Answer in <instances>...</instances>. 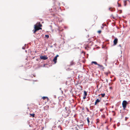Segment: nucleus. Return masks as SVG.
Wrapping results in <instances>:
<instances>
[{
    "label": "nucleus",
    "instance_id": "nucleus-1",
    "mask_svg": "<svg viewBox=\"0 0 130 130\" xmlns=\"http://www.w3.org/2000/svg\"><path fill=\"white\" fill-rule=\"evenodd\" d=\"M42 25L40 24V23H37L36 25H34L35 30H33L34 33H35V32L37 30H39L40 29H39L38 27H40L42 26Z\"/></svg>",
    "mask_w": 130,
    "mask_h": 130
},
{
    "label": "nucleus",
    "instance_id": "nucleus-2",
    "mask_svg": "<svg viewBox=\"0 0 130 130\" xmlns=\"http://www.w3.org/2000/svg\"><path fill=\"white\" fill-rule=\"evenodd\" d=\"M127 102L126 101L124 100L123 101L122 105L124 109H125L126 108L127 104Z\"/></svg>",
    "mask_w": 130,
    "mask_h": 130
},
{
    "label": "nucleus",
    "instance_id": "nucleus-3",
    "mask_svg": "<svg viewBox=\"0 0 130 130\" xmlns=\"http://www.w3.org/2000/svg\"><path fill=\"white\" fill-rule=\"evenodd\" d=\"M70 111L69 110L67 112L65 111L64 112L65 116V117L69 116Z\"/></svg>",
    "mask_w": 130,
    "mask_h": 130
},
{
    "label": "nucleus",
    "instance_id": "nucleus-4",
    "mask_svg": "<svg viewBox=\"0 0 130 130\" xmlns=\"http://www.w3.org/2000/svg\"><path fill=\"white\" fill-rule=\"evenodd\" d=\"M40 58L41 59H43L44 60H46L47 59V57L46 56H40Z\"/></svg>",
    "mask_w": 130,
    "mask_h": 130
},
{
    "label": "nucleus",
    "instance_id": "nucleus-5",
    "mask_svg": "<svg viewBox=\"0 0 130 130\" xmlns=\"http://www.w3.org/2000/svg\"><path fill=\"white\" fill-rule=\"evenodd\" d=\"M118 39L116 38L115 39L114 41H113V43H114V45H116L117 43L118 42Z\"/></svg>",
    "mask_w": 130,
    "mask_h": 130
},
{
    "label": "nucleus",
    "instance_id": "nucleus-6",
    "mask_svg": "<svg viewBox=\"0 0 130 130\" xmlns=\"http://www.w3.org/2000/svg\"><path fill=\"white\" fill-rule=\"evenodd\" d=\"M57 58L56 57H55L53 60V61L55 63H56L57 62Z\"/></svg>",
    "mask_w": 130,
    "mask_h": 130
},
{
    "label": "nucleus",
    "instance_id": "nucleus-7",
    "mask_svg": "<svg viewBox=\"0 0 130 130\" xmlns=\"http://www.w3.org/2000/svg\"><path fill=\"white\" fill-rule=\"evenodd\" d=\"M100 101L98 99H96L95 103V105L97 103H98L100 102Z\"/></svg>",
    "mask_w": 130,
    "mask_h": 130
},
{
    "label": "nucleus",
    "instance_id": "nucleus-8",
    "mask_svg": "<svg viewBox=\"0 0 130 130\" xmlns=\"http://www.w3.org/2000/svg\"><path fill=\"white\" fill-rule=\"evenodd\" d=\"M92 63H94L95 65H98V64L97 63V62L96 61H93L92 62Z\"/></svg>",
    "mask_w": 130,
    "mask_h": 130
},
{
    "label": "nucleus",
    "instance_id": "nucleus-9",
    "mask_svg": "<svg viewBox=\"0 0 130 130\" xmlns=\"http://www.w3.org/2000/svg\"><path fill=\"white\" fill-rule=\"evenodd\" d=\"M74 63V62L73 61H71L70 62V65H73Z\"/></svg>",
    "mask_w": 130,
    "mask_h": 130
},
{
    "label": "nucleus",
    "instance_id": "nucleus-10",
    "mask_svg": "<svg viewBox=\"0 0 130 130\" xmlns=\"http://www.w3.org/2000/svg\"><path fill=\"white\" fill-rule=\"evenodd\" d=\"M84 96H86L87 95V92L86 91H84Z\"/></svg>",
    "mask_w": 130,
    "mask_h": 130
},
{
    "label": "nucleus",
    "instance_id": "nucleus-11",
    "mask_svg": "<svg viewBox=\"0 0 130 130\" xmlns=\"http://www.w3.org/2000/svg\"><path fill=\"white\" fill-rule=\"evenodd\" d=\"M42 98L43 99H46V98H47V99H48V98L47 97V96H43V97Z\"/></svg>",
    "mask_w": 130,
    "mask_h": 130
},
{
    "label": "nucleus",
    "instance_id": "nucleus-12",
    "mask_svg": "<svg viewBox=\"0 0 130 130\" xmlns=\"http://www.w3.org/2000/svg\"><path fill=\"white\" fill-rule=\"evenodd\" d=\"M124 5L125 6L126 5V1H124Z\"/></svg>",
    "mask_w": 130,
    "mask_h": 130
},
{
    "label": "nucleus",
    "instance_id": "nucleus-13",
    "mask_svg": "<svg viewBox=\"0 0 130 130\" xmlns=\"http://www.w3.org/2000/svg\"><path fill=\"white\" fill-rule=\"evenodd\" d=\"M87 121L88 122V123L89 124V122H90V121H89V118L88 117L87 118Z\"/></svg>",
    "mask_w": 130,
    "mask_h": 130
},
{
    "label": "nucleus",
    "instance_id": "nucleus-14",
    "mask_svg": "<svg viewBox=\"0 0 130 130\" xmlns=\"http://www.w3.org/2000/svg\"><path fill=\"white\" fill-rule=\"evenodd\" d=\"M108 59V58L107 57V56H106L105 57V61H107Z\"/></svg>",
    "mask_w": 130,
    "mask_h": 130
},
{
    "label": "nucleus",
    "instance_id": "nucleus-15",
    "mask_svg": "<svg viewBox=\"0 0 130 130\" xmlns=\"http://www.w3.org/2000/svg\"><path fill=\"white\" fill-rule=\"evenodd\" d=\"M101 95H102V97H103L104 96L105 94V93H103V94H101Z\"/></svg>",
    "mask_w": 130,
    "mask_h": 130
},
{
    "label": "nucleus",
    "instance_id": "nucleus-16",
    "mask_svg": "<svg viewBox=\"0 0 130 130\" xmlns=\"http://www.w3.org/2000/svg\"><path fill=\"white\" fill-rule=\"evenodd\" d=\"M45 36L46 38H48L49 37V35H45Z\"/></svg>",
    "mask_w": 130,
    "mask_h": 130
},
{
    "label": "nucleus",
    "instance_id": "nucleus-17",
    "mask_svg": "<svg viewBox=\"0 0 130 130\" xmlns=\"http://www.w3.org/2000/svg\"><path fill=\"white\" fill-rule=\"evenodd\" d=\"M30 115L32 116L33 117H34L35 115L34 114H30Z\"/></svg>",
    "mask_w": 130,
    "mask_h": 130
},
{
    "label": "nucleus",
    "instance_id": "nucleus-18",
    "mask_svg": "<svg viewBox=\"0 0 130 130\" xmlns=\"http://www.w3.org/2000/svg\"><path fill=\"white\" fill-rule=\"evenodd\" d=\"M111 8H109V10L111 11H114L113 9H112L111 10H110V9Z\"/></svg>",
    "mask_w": 130,
    "mask_h": 130
},
{
    "label": "nucleus",
    "instance_id": "nucleus-19",
    "mask_svg": "<svg viewBox=\"0 0 130 130\" xmlns=\"http://www.w3.org/2000/svg\"><path fill=\"white\" fill-rule=\"evenodd\" d=\"M26 44H25V46L26 45ZM25 46H23L22 47V49H24V50L25 49Z\"/></svg>",
    "mask_w": 130,
    "mask_h": 130
},
{
    "label": "nucleus",
    "instance_id": "nucleus-20",
    "mask_svg": "<svg viewBox=\"0 0 130 130\" xmlns=\"http://www.w3.org/2000/svg\"><path fill=\"white\" fill-rule=\"evenodd\" d=\"M98 66H99V67H103L102 65H101L99 64H98Z\"/></svg>",
    "mask_w": 130,
    "mask_h": 130
},
{
    "label": "nucleus",
    "instance_id": "nucleus-21",
    "mask_svg": "<svg viewBox=\"0 0 130 130\" xmlns=\"http://www.w3.org/2000/svg\"><path fill=\"white\" fill-rule=\"evenodd\" d=\"M117 3L118 4V6L119 7H120L121 6V5L119 4L118 2Z\"/></svg>",
    "mask_w": 130,
    "mask_h": 130
},
{
    "label": "nucleus",
    "instance_id": "nucleus-22",
    "mask_svg": "<svg viewBox=\"0 0 130 130\" xmlns=\"http://www.w3.org/2000/svg\"><path fill=\"white\" fill-rule=\"evenodd\" d=\"M86 96H83V99H85V98H86Z\"/></svg>",
    "mask_w": 130,
    "mask_h": 130
},
{
    "label": "nucleus",
    "instance_id": "nucleus-23",
    "mask_svg": "<svg viewBox=\"0 0 130 130\" xmlns=\"http://www.w3.org/2000/svg\"><path fill=\"white\" fill-rule=\"evenodd\" d=\"M128 118L127 117H125V121H126L127 120V119H128Z\"/></svg>",
    "mask_w": 130,
    "mask_h": 130
},
{
    "label": "nucleus",
    "instance_id": "nucleus-24",
    "mask_svg": "<svg viewBox=\"0 0 130 130\" xmlns=\"http://www.w3.org/2000/svg\"><path fill=\"white\" fill-rule=\"evenodd\" d=\"M98 32L99 33H100L101 32V31L100 30H99L98 31Z\"/></svg>",
    "mask_w": 130,
    "mask_h": 130
},
{
    "label": "nucleus",
    "instance_id": "nucleus-25",
    "mask_svg": "<svg viewBox=\"0 0 130 130\" xmlns=\"http://www.w3.org/2000/svg\"><path fill=\"white\" fill-rule=\"evenodd\" d=\"M59 56L58 55H57L55 57H56L57 58V57H58Z\"/></svg>",
    "mask_w": 130,
    "mask_h": 130
},
{
    "label": "nucleus",
    "instance_id": "nucleus-26",
    "mask_svg": "<svg viewBox=\"0 0 130 130\" xmlns=\"http://www.w3.org/2000/svg\"><path fill=\"white\" fill-rule=\"evenodd\" d=\"M87 111L88 112L89 111V110L87 108Z\"/></svg>",
    "mask_w": 130,
    "mask_h": 130
},
{
    "label": "nucleus",
    "instance_id": "nucleus-27",
    "mask_svg": "<svg viewBox=\"0 0 130 130\" xmlns=\"http://www.w3.org/2000/svg\"><path fill=\"white\" fill-rule=\"evenodd\" d=\"M119 46L120 47H121V45H120V44L119 45V46Z\"/></svg>",
    "mask_w": 130,
    "mask_h": 130
},
{
    "label": "nucleus",
    "instance_id": "nucleus-28",
    "mask_svg": "<svg viewBox=\"0 0 130 130\" xmlns=\"http://www.w3.org/2000/svg\"><path fill=\"white\" fill-rule=\"evenodd\" d=\"M102 25L103 26H106V25L105 24L104 25L103 24H102Z\"/></svg>",
    "mask_w": 130,
    "mask_h": 130
},
{
    "label": "nucleus",
    "instance_id": "nucleus-29",
    "mask_svg": "<svg viewBox=\"0 0 130 130\" xmlns=\"http://www.w3.org/2000/svg\"><path fill=\"white\" fill-rule=\"evenodd\" d=\"M83 124H81V125H80V126H82V127H83Z\"/></svg>",
    "mask_w": 130,
    "mask_h": 130
},
{
    "label": "nucleus",
    "instance_id": "nucleus-30",
    "mask_svg": "<svg viewBox=\"0 0 130 130\" xmlns=\"http://www.w3.org/2000/svg\"><path fill=\"white\" fill-rule=\"evenodd\" d=\"M101 28L102 29L103 28V26H101Z\"/></svg>",
    "mask_w": 130,
    "mask_h": 130
},
{
    "label": "nucleus",
    "instance_id": "nucleus-31",
    "mask_svg": "<svg viewBox=\"0 0 130 130\" xmlns=\"http://www.w3.org/2000/svg\"><path fill=\"white\" fill-rule=\"evenodd\" d=\"M122 11L121 10V11H120V13H122Z\"/></svg>",
    "mask_w": 130,
    "mask_h": 130
},
{
    "label": "nucleus",
    "instance_id": "nucleus-32",
    "mask_svg": "<svg viewBox=\"0 0 130 130\" xmlns=\"http://www.w3.org/2000/svg\"><path fill=\"white\" fill-rule=\"evenodd\" d=\"M53 47V46H52V45L51 46H50V47Z\"/></svg>",
    "mask_w": 130,
    "mask_h": 130
},
{
    "label": "nucleus",
    "instance_id": "nucleus-33",
    "mask_svg": "<svg viewBox=\"0 0 130 130\" xmlns=\"http://www.w3.org/2000/svg\"><path fill=\"white\" fill-rule=\"evenodd\" d=\"M100 111H102V109H100Z\"/></svg>",
    "mask_w": 130,
    "mask_h": 130
},
{
    "label": "nucleus",
    "instance_id": "nucleus-34",
    "mask_svg": "<svg viewBox=\"0 0 130 130\" xmlns=\"http://www.w3.org/2000/svg\"><path fill=\"white\" fill-rule=\"evenodd\" d=\"M54 97H55V98L56 97V95L54 96Z\"/></svg>",
    "mask_w": 130,
    "mask_h": 130
},
{
    "label": "nucleus",
    "instance_id": "nucleus-35",
    "mask_svg": "<svg viewBox=\"0 0 130 130\" xmlns=\"http://www.w3.org/2000/svg\"><path fill=\"white\" fill-rule=\"evenodd\" d=\"M45 65V64H44L43 67H44Z\"/></svg>",
    "mask_w": 130,
    "mask_h": 130
},
{
    "label": "nucleus",
    "instance_id": "nucleus-36",
    "mask_svg": "<svg viewBox=\"0 0 130 130\" xmlns=\"http://www.w3.org/2000/svg\"><path fill=\"white\" fill-rule=\"evenodd\" d=\"M61 88H60V89L61 90Z\"/></svg>",
    "mask_w": 130,
    "mask_h": 130
},
{
    "label": "nucleus",
    "instance_id": "nucleus-37",
    "mask_svg": "<svg viewBox=\"0 0 130 130\" xmlns=\"http://www.w3.org/2000/svg\"><path fill=\"white\" fill-rule=\"evenodd\" d=\"M35 75H34V76H35Z\"/></svg>",
    "mask_w": 130,
    "mask_h": 130
},
{
    "label": "nucleus",
    "instance_id": "nucleus-38",
    "mask_svg": "<svg viewBox=\"0 0 130 130\" xmlns=\"http://www.w3.org/2000/svg\"><path fill=\"white\" fill-rule=\"evenodd\" d=\"M61 92L62 93H63V91H61Z\"/></svg>",
    "mask_w": 130,
    "mask_h": 130
},
{
    "label": "nucleus",
    "instance_id": "nucleus-39",
    "mask_svg": "<svg viewBox=\"0 0 130 130\" xmlns=\"http://www.w3.org/2000/svg\"><path fill=\"white\" fill-rule=\"evenodd\" d=\"M25 52H27V51L26 50L25 51Z\"/></svg>",
    "mask_w": 130,
    "mask_h": 130
},
{
    "label": "nucleus",
    "instance_id": "nucleus-40",
    "mask_svg": "<svg viewBox=\"0 0 130 130\" xmlns=\"http://www.w3.org/2000/svg\"><path fill=\"white\" fill-rule=\"evenodd\" d=\"M55 44H54V45H55Z\"/></svg>",
    "mask_w": 130,
    "mask_h": 130
},
{
    "label": "nucleus",
    "instance_id": "nucleus-41",
    "mask_svg": "<svg viewBox=\"0 0 130 130\" xmlns=\"http://www.w3.org/2000/svg\"><path fill=\"white\" fill-rule=\"evenodd\" d=\"M55 44H54V45H55Z\"/></svg>",
    "mask_w": 130,
    "mask_h": 130
}]
</instances>
